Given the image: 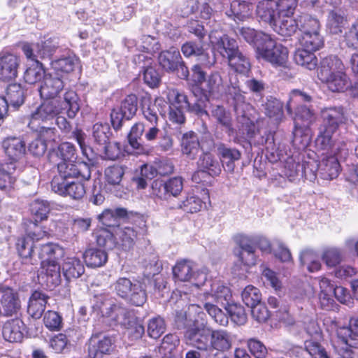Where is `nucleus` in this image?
<instances>
[{
  "mask_svg": "<svg viewBox=\"0 0 358 358\" xmlns=\"http://www.w3.org/2000/svg\"><path fill=\"white\" fill-rule=\"evenodd\" d=\"M322 124L317 137V145L329 146L331 136H333L341 124H345L347 117L344 108L341 106H330L324 108L320 112Z\"/></svg>",
  "mask_w": 358,
  "mask_h": 358,
  "instance_id": "7ed1b4c3",
  "label": "nucleus"
},
{
  "mask_svg": "<svg viewBox=\"0 0 358 358\" xmlns=\"http://www.w3.org/2000/svg\"><path fill=\"white\" fill-rule=\"evenodd\" d=\"M204 308L217 324L222 326L228 324V317L216 305L213 304L210 301H208L204 303Z\"/></svg>",
  "mask_w": 358,
  "mask_h": 358,
  "instance_id": "69168bd1",
  "label": "nucleus"
},
{
  "mask_svg": "<svg viewBox=\"0 0 358 358\" xmlns=\"http://www.w3.org/2000/svg\"><path fill=\"white\" fill-rule=\"evenodd\" d=\"M313 52L315 50H310L305 48L297 50L294 57L296 63L309 70L315 69L317 60Z\"/></svg>",
  "mask_w": 358,
  "mask_h": 358,
  "instance_id": "a18cd8bd",
  "label": "nucleus"
},
{
  "mask_svg": "<svg viewBox=\"0 0 358 358\" xmlns=\"http://www.w3.org/2000/svg\"><path fill=\"white\" fill-rule=\"evenodd\" d=\"M113 343V340L109 336L93 334L88 348L89 357L102 358L103 355L110 352Z\"/></svg>",
  "mask_w": 358,
  "mask_h": 358,
  "instance_id": "a211bd4d",
  "label": "nucleus"
},
{
  "mask_svg": "<svg viewBox=\"0 0 358 358\" xmlns=\"http://www.w3.org/2000/svg\"><path fill=\"white\" fill-rule=\"evenodd\" d=\"M315 120V116L313 110L303 105L298 106L294 117V141L297 140V137L301 135L303 127H309Z\"/></svg>",
  "mask_w": 358,
  "mask_h": 358,
  "instance_id": "6ab92c4d",
  "label": "nucleus"
},
{
  "mask_svg": "<svg viewBox=\"0 0 358 358\" xmlns=\"http://www.w3.org/2000/svg\"><path fill=\"white\" fill-rule=\"evenodd\" d=\"M16 165L13 162L0 164V189L7 190L13 187L16 180Z\"/></svg>",
  "mask_w": 358,
  "mask_h": 358,
  "instance_id": "7c9ffc66",
  "label": "nucleus"
},
{
  "mask_svg": "<svg viewBox=\"0 0 358 358\" xmlns=\"http://www.w3.org/2000/svg\"><path fill=\"white\" fill-rule=\"evenodd\" d=\"M80 107V99L77 93L74 90H68L64 94L62 101L60 99L44 100L31 113L28 127L31 130H38V124L52 121L63 111H66L67 116L73 119Z\"/></svg>",
  "mask_w": 358,
  "mask_h": 358,
  "instance_id": "f257e3e1",
  "label": "nucleus"
},
{
  "mask_svg": "<svg viewBox=\"0 0 358 358\" xmlns=\"http://www.w3.org/2000/svg\"><path fill=\"white\" fill-rule=\"evenodd\" d=\"M45 75L42 64L36 62L27 69L24 74V79L29 84H35L42 79L44 80Z\"/></svg>",
  "mask_w": 358,
  "mask_h": 358,
  "instance_id": "603ef678",
  "label": "nucleus"
},
{
  "mask_svg": "<svg viewBox=\"0 0 358 358\" xmlns=\"http://www.w3.org/2000/svg\"><path fill=\"white\" fill-rule=\"evenodd\" d=\"M239 90L238 81L234 83L229 81V84L224 81L223 78L218 72H213L208 77L207 80V90L208 92L215 96L222 94H230L234 98V87ZM241 93V92H240Z\"/></svg>",
  "mask_w": 358,
  "mask_h": 358,
  "instance_id": "ddd939ff",
  "label": "nucleus"
},
{
  "mask_svg": "<svg viewBox=\"0 0 358 358\" xmlns=\"http://www.w3.org/2000/svg\"><path fill=\"white\" fill-rule=\"evenodd\" d=\"M319 169L324 179L332 180L338 176L340 164L336 157L329 156L322 159L320 164Z\"/></svg>",
  "mask_w": 358,
  "mask_h": 358,
  "instance_id": "c9c22d12",
  "label": "nucleus"
},
{
  "mask_svg": "<svg viewBox=\"0 0 358 358\" xmlns=\"http://www.w3.org/2000/svg\"><path fill=\"white\" fill-rule=\"evenodd\" d=\"M344 64L337 56L330 55L322 60L318 77L320 80H327L331 75L344 71Z\"/></svg>",
  "mask_w": 358,
  "mask_h": 358,
  "instance_id": "a878e982",
  "label": "nucleus"
},
{
  "mask_svg": "<svg viewBox=\"0 0 358 358\" xmlns=\"http://www.w3.org/2000/svg\"><path fill=\"white\" fill-rule=\"evenodd\" d=\"M183 189V180L181 177H173L165 182H155L152 184L153 194L164 199L171 196H177Z\"/></svg>",
  "mask_w": 358,
  "mask_h": 358,
  "instance_id": "2eb2a0df",
  "label": "nucleus"
},
{
  "mask_svg": "<svg viewBox=\"0 0 358 358\" xmlns=\"http://www.w3.org/2000/svg\"><path fill=\"white\" fill-rule=\"evenodd\" d=\"M194 328L201 339L202 346L206 348L213 358H218L217 352H224L231 348L233 338L226 330H212L204 326H196Z\"/></svg>",
  "mask_w": 358,
  "mask_h": 358,
  "instance_id": "20e7f679",
  "label": "nucleus"
},
{
  "mask_svg": "<svg viewBox=\"0 0 358 358\" xmlns=\"http://www.w3.org/2000/svg\"><path fill=\"white\" fill-rule=\"evenodd\" d=\"M299 28V20L293 18L292 15L278 16L277 21L272 27L275 32L283 36H291L296 32Z\"/></svg>",
  "mask_w": 358,
  "mask_h": 358,
  "instance_id": "bb28decb",
  "label": "nucleus"
},
{
  "mask_svg": "<svg viewBox=\"0 0 358 358\" xmlns=\"http://www.w3.org/2000/svg\"><path fill=\"white\" fill-rule=\"evenodd\" d=\"M182 153L188 159H193L200 149V141L197 135L193 131L184 134L180 142Z\"/></svg>",
  "mask_w": 358,
  "mask_h": 358,
  "instance_id": "c85d7f7f",
  "label": "nucleus"
},
{
  "mask_svg": "<svg viewBox=\"0 0 358 358\" xmlns=\"http://www.w3.org/2000/svg\"><path fill=\"white\" fill-rule=\"evenodd\" d=\"M49 297L41 291H34L29 299L27 313L34 319H39L44 313Z\"/></svg>",
  "mask_w": 358,
  "mask_h": 358,
  "instance_id": "4be33fe9",
  "label": "nucleus"
},
{
  "mask_svg": "<svg viewBox=\"0 0 358 358\" xmlns=\"http://www.w3.org/2000/svg\"><path fill=\"white\" fill-rule=\"evenodd\" d=\"M225 309L234 323L242 325L246 322L247 315L244 308L241 305L229 303L225 306Z\"/></svg>",
  "mask_w": 358,
  "mask_h": 358,
  "instance_id": "e2e57ef3",
  "label": "nucleus"
},
{
  "mask_svg": "<svg viewBox=\"0 0 358 358\" xmlns=\"http://www.w3.org/2000/svg\"><path fill=\"white\" fill-rule=\"evenodd\" d=\"M162 101L159 99H145L142 103V112L144 118L150 124H157L159 115L161 114L160 106Z\"/></svg>",
  "mask_w": 358,
  "mask_h": 358,
  "instance_id": "2f4dec72",
  "label": "nucleus"
},
{
  "mask_svg": "<svg viewBox=\"0 0 358 358\" xmlns=\"http://www.w3.org/2000/svg\"><path fill=\"white\" fill-rule=\"evenodd\" d=\"M84 259L87 266L100 267L108 260V255L104 250L90 248L84 253Z\"/></svg>",
  "mask_w": 358,
  "mask_h": 358,
  "instance_id": "a19ab883",
  "label": "nucleus"
},
{
  "mask_svg": "<svg viewBox=\"0 0 358 358\" xmlns=\"http://www.w3.org/2000/svg\"><path fill=\"white\" fill-rule=\"evenodd\" d=\"M143 80L149 87H157L161 82V76L153 66L143 67Z\"/></svg>",
  "mask_w": 358,
  "mask_h": 358,
  "instance_id": "774afa93",
  "label": "nucleus"
},
{
  "mask_svg": "<svg viewBox=\"0 0 358 358\" xmlns=\"http://www.w3.org/2000/svg\"><path fill=\"white\" fill-rule=\"evenodd\" d=\"M209 40L224 58L227 59L239 50L237 41L218 29H213L209 33Z\"/></svg>",
  "mask_w": 358,
  "mask_h": 358,
  "instance_id": "9d476101",
  "label": "nucleus"
},
{
  "mask_svg": "<svg viewBox=\"0 0 358 358\" xmlns=\"http://www.w3.org/2000/svg\"><path fill=\"white\" fill-rule=\"evenodd\" d=\"M24 322L19 318L7 321L3 327L4 339L10 343L20 342L23 338Z\"/></svg>",
  "mask_w": 358,
  "mask_h": 358,
  "instance_id": "393cba45",
  "label": "nucleus"
},
{
  "mask_svg": "<svg viewBox=\"0 0 358 358\" xmlns=\"http://www.w3.org/2000/svg\"><path fill=\"white\" fill-rule=\"evenodd\" d=\"M110 128L107 124L96 123L92 127V137L99 145H106L110 138Z\"/></svg>",
  "mask_w": 358,
  "mask_h": 358,
  "instance_id": "4d7b16f0",
  "label": "nucleus"
},
{
  "mask_svg": "<svg viewBox=\"0 0 358 358\" xmlns=\"http://www.w3.org/2000/svg\"><path fill=\"white\" fill-rule=\"evenodd\" d=\"M59 47V41L57 38H49L45 41L42 42L41 45L37 44L38 54L39 57L49 58Z\"/></svg>",
  "mask_w": 358,
  "mask_h": 358,
  "instance_id": "bf43d9fd",
  "label": "nucleus"
},
{
  "mask_svg": "<svg viewBox=\"0 0 358 358\" xmlns=\"http://www.w3.org/2000/svg\"><path fill=\"white\" fill-rule=\"evenodd\" d=\"M326 83L329 90L334 92H344L350 87V81L343 71L332 74L327 80H321Z\"/></svg>",
  "mask_w": 358,
  "mask_h": 358,
  "instance_id": "ea45409f",
  "label": "nucleus"
},
{
  "mask_svg": "<svg viewBox=\"0 0 358 358\" xmlns=\"http://www.w3.org/2000/svg\"><path fill=\"white\" fill-rule=\"evenodd\" d=\"M210 115L215 122L224 128L227 132L230 133L234 131L231 114L223 106L219 105L213 106Z\"/></svg>",
  "mask_w": 358,
  "mask_h": 358,
  "instance_id": "f704fd0d",
  "label": "nucleus"
},
{
  "mask_svg": "<svg viewBox=\"0 0 358 358\" xmlns=\"http://www.w3.org/2000/svg\"><path fill=\"white\" fill-rule=\"evenodd\" d=\"M4 98L10 106L17 108L24 102L25 90L20 84H10L6 88V94Z\"/></svg>",
  "mask_w": 358,
  "mask_h": 358,
  "instance_id": "58836bf2",
  "label": "nucleus"
},
{
  "mask_svg": "<svg viewBox=\"0 0 358 358\" xmlns=\"http://www.w3.org/2000/svg\"><path fill=\"white\" fill-rule=\"evenodd\" d=\"M299 28L301 35L320 32V23L319 20L308 15H303L299 19Z\"/></svg>",
  "mask_w": 358,
  "mask_h": 358,
  "instance_id": "3c124183",
  "label": "nucleus"
},
{
  "mask_svg": "<svg viewBox=\"0 0 358 358\" xmlns=\"http://www.w3.org/2000/svg\"><path fill=\"white\" fill-rule=\"evenodd\" d=\"M227 59L229 67L236 73L245 74L250 70L251 65L249 58L240 50Z\"/></svg>",
  "mask_w": 358,
  "mask_h": 358,
  "instance_id": "473e14b6",
  "label": "nucleus"
},
{
  "mask_svg": "<svg viewBox=\"0 0 358 358\" xmlns=\"http://www.w3.org/2000/svg\"><path fill=\"white\" fill-rule=\"evenodd\" d=\"M166 330L164 320L160 316H156L149 320L148 323V334L150 337L157 339Z\"/></svg>",
  "mask_w": 358,
  "mask_h": 358,
  "instance_id": "13d9d810",
  "label": "nucleus"
},
{
  "mask_svg": "<svg viewBox=\"0 0 358 358\" xmlns=\"http://www.w3.org/2000/svg\"><path fill=\"white\" fill-rule=\"evenodd\" d=\"M116 245H119L124 250H130L133 248L135 241L137 238V232L132 227H124L117 229L115 231Z\"/></svg>",
  "mask_w": 358,
  "mask_h": 358,
  "instance_id": "4c0bfd02",
  "label": "nucleus"
},
{
  "mask_svg": "<svg viewBox=\"0 0 358 358\" xmlns=\"http://www.w3.org/2000/svg\"><path fill=\"white\" fill-rule=\"evenodd\" d=\"M182 57L179 50L175 48L162 51L158 56L160 66L166 72L176 71V67L180 64Z\"/></svg>",
  "mask_w": 358,
  "mask_h": 358,
  "instance_id": "b1692460",
  "label": "nucleus"
},
{
  "mask_svg": "<svg viewBox=\"0 0 358 358\" xmlns=\"http://www.w3.org/2000/svg\"><path fill=\"white\" fill-rule=\"evenodd\" d=\"M299 42L303 48H308L310 50H319L324 43L323 38L320 32L312 33L306 35H301Z\"/></svg>",
  "mask_w": 358,
  "mask_h": 358,
  "instance_id": "5fc2aeb1",
  "label": "nucleus"
},
{
  "mask_svg": "<svg viewBox=\"0 0 358 358\" xmlns=\"http://www.w3.org/2000/svg\"><path fill=\"white\" fill-rule=\"evenodd\" d=\"M257 58H262L275 66L287 68L288 50L278 43L269 35L256 52Z\"/></svg>",
  "mask_w": 358,
  "mask_h": 358,
  "instance_id": "423d86ee",
  "label": "nucleus"
},
{
  "mask_svg": "<svg viewBox=\"0 0 358 358\" xmlns=\"http://www.w3.org/2000/svg\"><path fill=\"white\" fill-rule=\"evenodd\" d=\"M241 296L243 303L250 308L260 303L262 299L259 290L252 285H248L243 289Z\"/></svg>",
  "mask_w": 358,
  "mask_h": 358,
  "instance_id": "680f3d73",
  "label": "nucleus"
},
{
  "mask_svg": "<svg viewBox=\"0 0 358 358\" xmlns=\"http://www.w3.org/2000/svg\"><path fill=\"white\" fill-rule=\"evenodd\" d=\"M20 59L12 54H7L0 57V80L10 81L17 76Z\"/></svg>",
  "mask_w": 358,
  "mask_h": 358,
  "instance_id": "aec40b11",
  "label": "nucleus"
},
{
  "mask_svg": "<svg viewBox=\"0 0 358 358\" xmlns=\"http://www.w3.org/2000/svg\"><path fill=\"white\" fill-rule=\"evenodd\" d=\"M62 255V249L57 245L48 243L40 248L38 258L42 259L41 273H45L49 287L58 285L61 282V268L57 260Z\"/></svg>",
  "mask_w": 358,
  "mask_h": 358,
  "instance_id": "f03ea898",
  "label": "nucleus"
},
{
  "mask_svg": "<svg viewBox=\"0 0 358 358\" xmlns=\"http://www.w3.org/2000/svg\"><path fill=\"white\" fill-rule=\"evenodd\" d=\"M256 15L259 21L271 27L278 19V3L275 0H262L256 6Z\"/></svg>",
  "mask_w": 358,
  "mask_h": 358,
  "instance_id": "f3484780",
  "label": "nucleus"
},
{
  "mask_svg": "<svg viewBox=\"0 0 358 358\" xmlns=\"http://www.w3.org/2000/svg\"><path fill=\"white\" fill-rule=\"evenodd\" d=\"M180 339L176 334L166 335L161 344L159 350L166 357H171L173 350L178 346Z\"/></svg>",
  "mask_w": 358,
  "mask_h": 358,
  "instance_id": "0e129e2a",
  "label": "nucleus"
},
{
  "mask_svg": "<svg viewBox=\"0 0 358 358\" xmlns=\"http://www.w3.org/2000/svg\"><path fill=\"white\" fill-rule=\"evenodd\" d=\"M124 299L131 305L142 306L147 301L146 290L141 282H134L131 290Z\"/></svg>",
  "mask_w": 358,
  "mask_h": 358,
  "instance_id": "79ce46f5",
  "label": "nucleus"
},
{
  "mask_svg": "<svg viewBox=\"0 0 358 358\" xmlns=\"http://www.w3.org/2000/svg\"><path fill=\"white\" fill-rule=\"evenodd\" d=\"M213 299L214 301L222 306H227L231 298V294L229 287L220 283H214L212 285L211 293L206 294V299Z\"/></svg>",
  "mask_w": 358,
  "mask_h": 358,
  "instance_id": "e433bc0d",
  "label": "nucleus"
},
{
  "mask_svg": "<svg viewBox=\"0 0 358 358\" xmlns=\"http://www.w3.org/2000/svg\"><path fill=\"white\" fill-rule=\"evenodd\" d=\"M6 155L13 162L20 159L26 152L24 141L19 137H8L2 143Z\"/></svg>",
  "mask_w": 358,
  "mask_h": 358,
  "instance_id": "412c9836",
  "label": "nucleus"
},
{
  "mask_svg": "<svg viewBox=\"0 0 358 358\" xmlns=\"http://www.w3.org/2000/svg\"><path fill=\"white\" fill-rule=\"evenodd\" d=\"M63 273L66 278L69 280L71 278H78L81 276L85 268L80 259L71 257L67 258L63 264Z\"/></svg>",
  "mask_w": 358,
  "mask_h": 358,
  "instance_id": "c03bdc74",
  "label": "nucleus"
},
{
  "mask_svg": "<svg viewBox=\"0 0 358 358\" xmlns=\"http://www.w3.org/2000/svg\"><path fill=\"white\" fill-rule=\"evenodd\" d=\"M60 181H69V179L80 177L89 180L91 177L90 166L85 163L74 164L73 161L61 162L57 165Z\"/></svg>",
  "mask_w": 358,
  "mask_h": 358,
  "instance_id": "1a4fd4ad",
  "label": "nucleus"
},
{
  "mask_svg": "<svg viewBox=\"0 0 358 358\" xmlns=\"http://www.w3.org/2000/svg\"><path fill=\"white\" fill-rule=\"evenodd\" d=\"M282 108V103L278 99L271 97L265 104V113L269 117L279 121L283 116Z\"/></svg>",
  "mask_w": 358,
  "mask_h": 358,
  "instance_id": "052dcab7",
  "label": "nucleus"
},
{
  "mask_svg": "<svg viewBox=\"0 0 358 358\" xmlns=\"http://www.w3.org/2000/svg\"><path fill=\"white\" fill-rule=\"evenodd\" d=\"M346 22L347 20L341 10H331L327 19V30L332 34H339L342 33Z\"/></svg>",
  "mask_w": 358,
  "mask_h": 358,
  "instance_id": "37998d69",
  "label": "nucleus"
},
{
  "mask_svg": "<svg viewBox=\"0 0 358 358\" xmlns=\"http://www.w3.org/2000/svg\"><path fill=\"white\" fill-rule=\"evenodd\" d=\"M108 296L106 294L95 296L97 301H100L103 305L101 308L103 314L113 321L115 324L124 328L133 324L137 317L133 310L123 306L121 303H112Z\"/></svg>",
  "mask_w": 358,
  "mask_h": 358,
  "instance_id": "39448f33",
  "label": "nucleus"
},
{
  "mask_svg": "<svg viewBox=\"0 0 358 358\" xmlns=\"http://www.w3.org/2000/svg\"><path fill=\"white\" fill-rule=\"evenodd\" d=\"M146 125L142 122L136 123L131 129L128 134L129 145L138 153L144 150L141 143V136L145 130Z\"/></svg>",
  "mask_w": 358,
  "mask_h": 358,
  "instance_id": "de8ad7c7",
  "label": "nucleus"
},
{
  "mask_svg": "<svg viewBox=\"0 0 358 358\" xmlns=\"http://www.w3.org/2000/svg\"><path fill=\"white\" fill-rule=\"evenodd\" d=\"M185 338L187 342L194 346L196 350H189L186 354L185 358H213L208 352L206 348L202 346L201 339L199 336L194 327L189 328L185 334Z\"/></svg>",
  "mask_w": 358,
  "mask_h": 358,
  "instance_id": "dca6fc26",
  "label": "nucleus"
},
{
  "mask_svg": "<svg viewBox=\"0 0 358 358\" xmlns=\"http://www.w3.org/2000/svg\"><path fill=\"white\" fill-rule=\"evenodd\" d=\"M34 247L33 241L27 236L18 239L17 243V250L19 255L25 259H29V263L31 264L37 263V260L33 259L31 257Z\"/></svg>",
  "mask_w": 358,
  "mask_h": 358,
  "instance_id": "6e6d98bb",
  "label": "nucleus"
},
{
  "mask_svg": "<svg viewBox=\"0 0 358 358\" xmlns=\"http://www.w3.org/2000/svg\"><path fill=\"white\" fill-rule=\"evenodd\" d=\"M138 110V98L131 94L121 100L120 105L112 110L110 113L111 124L115 130L122 126L124 119L130 120Z\"/></svg>",
  "mask_w": 358,
  "mask_h": 358,
  "instance_id": "0eeeda50",
  "label": "nucleus"
},
{
  "mask_svg": "<svg viewBox=\"0 0 358 358\" xmlns=\"http://www.w3.org/2000/svg\"><path fill=\"white\" fill-rule=\"evenodd\" d=\"M78 64V59L74 55L60 58L52 63L53 73H56V75H58L59 72L69 73L74 70Z\"/></svg>",
  "mask_w": 358,
  "mask_h": 358,
  "instance_id": "09e8293b",
  "label": "nucleus"
},
{
  "mask_svg": "<svg viewBox=\"0 0 358 358\" xmlns=\"http://www.w3.org/2000/svg\"><path fill=\"white\" fill-rule=\"evenodd\" d=\"M51 186L55 193L76 200L82 199L86 194L85 185L76 181H60L59 178H53Z\"/></svg>",
  "mask_w": 358,
  "mask_h": 358,
  "instance_id": "9b49d317",
  "label": "nucleus"
},
{
  "mask_svg": "<svg viewBox=\"0 0 358 358\" xmlns=\"http://www.w3.org/2000/svg\"><path fill=\"white\" fill-rule=\"evenodd\" d=\"M217 155L223 162L222 166L227 172L232 173L235 169L234 162L240 159L241 154L236 148H231L223 143H219L217 145Z\"/></svg>",
  "mask_w": 358,
  "mask_h": 358,
  "instance_id": "5701e85b",
  "label": "nucleus"
},
{
  "mask_svg": "<svg viewBox=\"0 0 358 358\" xmlns=\"http://www.w3.org/2000/svg\"><path fill=\"white\" fill-rule=\"evenodd\" d=\"M167 99L171 104L170 107L186 109L189 107V101L187 95L175 88L168 89Z\"/></svg>",
  "mask_w": 358,
  "mask_h": 358,
  "instance_id": "8fccbe9b",
  "label": "nucleus"
},
{
  "mask_svg": "<svg viewBox=\"0 0 358 358\" xmlns=\"http://www.w3.org/2000/svg\"><path fill=\"white\" fill-rule=\"evenodd\" d=\"M197 166L200 171L206 173L212 177L218 176L222 171V165L219 161L208 152L200 156Z\"/></svg>",
  "mask_w": 358,
  "mask_h": 358,
  "instance_id": "cd10ccee",
  "label": "nucleus"
},
{
  "mask_svg": "<svg viewBox=\"0 0 358 358\" xmlns=\"http://www.w3.org/2000/svg\"><path fill=\"white\" fill-rule=\"evenodd\" d=\"M252 106L245 102V96L234 87V110L237 115L238 122L242 124L243 127L247 131L248 136L252 138L255 134V125L248 114V111Z\"/></svg>",
  "mask_w": 358,
  "mask_h": 358,
  "instance_id": "6e6552de",
  "label": "nucleus"
},
{
  "mask_svg": "<svg viewBox=\"0 0 358 358\" xmlns=\"http://www.w3.org/2000/svg\"><path fill=\"white\" fill-rule=\"evenodd\" d=\"M236 34L238 36H241L248 43L253 45L256 52L269 36L268 34L256 31L250 27L238 28Z\"/></svg>",
  "mask_w": 358,
  "mask_h": 358,
  "instance_id": "c756f323",
  "label": "nucleus"
},
{
  "mask_svg": "<svg viewBox=\"0 0 358 358\" xmlns=\"http://www.w3.org/2000/svg\"><path fill=\"white\" fill-rule=\"evenodd\" d=\"M64 84L61 76L56 73H50L44 77L38 91L40 96L45 99H57L59 94L64 90Z\"/></svg>",
  "mask_w": 358,
  "mask_h": 358,
  "instance_id": "4468645a",
  "label": "nucleus"
},
{
  "mask_svg": "<svg viewBox=\"0 0 358 358\" xmlns=\"http://www.w3.org/2000/svg\"><path fill=\"white\" fill-rule=\"evenodd\" d=\"M126 215L127 211L123 208H117L115 210L106 209L98 217L103 225L108 227H114L118 226L119 218Z\"/></svg>",
  "mask_w": 358,
  "mask_h": 358,
  "instance_id": "49530a36",
  "label": "nucleus"
},
{
  "mask_svg": "<svg viewBox=\"0 0 358 358\" xmlns=\"http://www.w3.org/2000/svg\"><path fill=\"white\" fill-rule=\"evenodd\" d=\"M30 210L38 219L43 220L47 219L50 208L48 201L36 199L31 203Z\"/></svg>",
  "mask_w": 358,
  "mask_h": 358,
  "instance_id": "338daca9",
  "label": "nucleus"
},
{
  "mask_svg": "<svg viewBox=\"0 0 358 358\" xmlns=\"http://www.w3.org/2000/svg\"><path fill=\"white\" fill-rule=\"evenodd\" d=\"M231 10L235 19L240 21L249 18L252 15L251 5L245 1H233L231 3Z\"/></svg>",
  "mask_w": 358,
  "mask_h": 358,
  "instance_id": "864d4df0",
  "label": "nucleus"
},
{
  "mask_svg": "<svg viewBox=\"0 0 358 358\" xmlns=\"http://www.w3.org/2000/svg\"><path fill=\"white\" fill-rule=\"evenodd\" d=\"M172 271L176 281L187 282L194 276L193 264L188 260L178 262Z\"/></svg>",
  "mask_w": 358,
  "mask_h": 358,
  "instance_id": "72a5a7b5",
  "label": "nucleus"
},
{
  "mask_svg": "<svg viewBox=\"0 0 358 358\" xmlns=\"http://www.w3.org/2000/svg\"><path fill=\"white\" fill-rule=\"evenodd\" d=\"M20 308L21 301L16 291L10 287H0V315H12Z\"/></svg>",
  "mask_w": 358,
  "mask_h": 358,
  "instance_id": "f8f14e48",
  "label": "nucleus"
}]
</instances>
